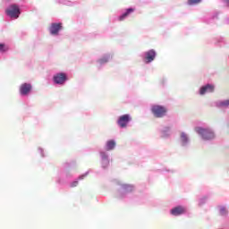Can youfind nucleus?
Instances as JSON below:
<instances>
[{
    "instance_id": "obj_18",
    "label": "nucleus",
    "mask_w": 229,
    "mask_h": 229,
    "mask_svg": "<svg viewBox=\"0 0 229 229\" xmlns=\"http://www.w3.org/2000/svg\"><path fill=\"white\" fill-rule=\"evenodd\" d=\"M181 140H182V143H187V141H188V136H187V134H185V132H182V134H181Z\"/></svg>"
},
{
    "instance_id": "obj_5",
    "label": "nucleus",
    "mask_w": 229,
    "mask_h": 229,
    "mask_svg": "<svg viewBox=\"0 0 229 229\" xmlns=\"http://www.w3.org/2000/svg\"><path fill=\"white\" fill-rule=\"evenodd\" d=\"M67 74L61 72L54 75V83L56 85H64L67 81Z\"/></svg>"
},
{
    "instance_id": "obj_20",
    "label": "nucleus",
    "mask_w": 229,
    "mask_h": 229,
    "mask_svg": "<svg viewBox=\"0 0 229 229\" xmlns=\"http://www.w3.org/2000/svg\"><path fill=\"white\" fill-rule=\"evenodd\" d=\"M222 106H229V100H224V102H222Z\"/></svg>"
},
{
    "instance_id": "obj_16",
    "label": "nucleus",
    "mask_w": 229,
    "mask_h": 229,
    "mask_svg": "<svg viewBox=\"0 0 229 229\" xmlns=\"http://www.w3.org/2000/svg\"><path fill=\"white\" fill-rule=\"evenodd\" d=\"M123 190L124 191H133V186H131L130 184H124L123 186Z\"/></svg>"
},
{
    "instance_id": "obj_21",
    "label": "nucleus",
    "mask_w": 229,
    "mask_h": 229,
    "mask_svg": "<svg viewBox=\"0 0 229 229\" xmlns=\"http://www.w3.org/2000/svg\"><path fill=\"white\" fill-rule=\"evenodd\" d=\"M77 186H78V181L72 182V187H77Z\"/></svg>"
},
{
    "instance_id": "obj_17",
    "label": "nucleus",
    "mask_w": 229,
    "mask_h": 229,
    "mask_svg": "<svg viewBox=\"0 0 229 229\" xmlns=\"http://www.w3.org/2000/svg\"><path fill=\"white\" fill-rule=\"evenodd\" d=\"M219 211H220V214L222 215V216H225V214H227V209H226V208H225V206H219Z\"/></svg>"
},
{
    "instance_id": "obj_19",
    "label": "nucleus",
    "mask_w": 229,
    "mask_h": 229,
    "mask_svg": "<svg viewBox=\"0 0 229 229\" xmlns=\"http://www.w3.org/2000/svg\"><path fill=\"white\" fill-rule=\"evenodd\" d=\"M203 0H188V4L193 5V4H199L201 3Z\"/></svg>"
},
{
    "instance_id": "obj_15",
    "label": "nucleus",
    "mask_w": 229,
    "mask_h": 229,
    "mask_svg": "<svg viewBox=\"0 0 229 229\" xmlns=\"http://www.w3.org/2000/svg\"><path fill=\"white\" fill-rule=\"evenodd\" d=\"M110 58H111L110 55H108L106 56H103V58H100L99 64H107V62H109Z\"/></svg>"
},
{
    "instance_id": "obj_12",
    "label": "nucleus",
    "mask_w": 229,
    "mask_h": 229,
    "mask_svg": "<svg viewBox=\"0 0 229 229\" xmlns=\"http://www.w3.org/2000/svg\"><path fill=\"white\" fill-rule=\"evenodd\" d=\"M132 12H134V8H128L124 13L120 15L119 21H124V19H126V17H128Z\"/></svg>"
},
{
    "instance_id": "obj_14",
    "label": "nucleus",
    "mask_w": 229,
    "mask_h": 229,
    "mask_svg": "<svg viewBox=\"0 0 229 229\" xmlns=\"http://www.w3.org/2000/svg\"><path fill=\"white\" fill-rule=\"evenodd\" d=\"M100 157H102L103 163H106V165H108L109 161H108L107 154H106V152H101Z\"/></svg>"
},
{
    "instance_id": "obj_3",
    "label": "nucleus",
    "mask_w": 229,
    "mask_h": 229,
    "mask_svg": "<svg viewBox=\"0 0 229 229\" xmlns=\"http://www.w3.org/2000/svg\"><path fill=\"white\" fill-rule=\"evenodd\" d=\"M197 132H199V134H200L204 140H212L215 138V134L210 129H203L202 127H198Z\"/></svg>"
},
{
    "instance_id": "obj_2",
    "label": "nucleus",
    "mask_w": 229,
    "mask_h": 229,
    "mask_svg": "<svg viewBox=\"0 0 229 229\" xmlns=\"http://www.w3.org/2000/svg\"><path fill=\"white\" fill-rule=\"evenodd\" d=\"M5 13L12 19H19V15H21V9L15 5H11L8 9H6Z\"/></svg>"
},
{
    "instance_id": "obj_7",
    "label": "nucleus",
    "mask_w": 229,
    "mask_h": 229,
    "mask_svg": "<svg viewBox=\"0 0 229 229\" xmlns=\"http://www.w3.org/2000/svg\"><path fill=\"white\" fill-rule=\"evenodd\" d=\"M157 56V53L154 49H150L149 51H147V53H145V61L147 64H150L151 62H153V60H155Z\"/></svg>"
},
{
    "instance_id": "obj_6",
    "label": "nucleus",
    "mask_w": 229,
    "mask_h": 229,
    "mask_svg": "<svg viewBox=\"0 0 229 229\" xmlns=\"http://www.w3.org/2000/svg\"><path fill=\"white\" fill-rule=\"evenodd\" d=\"M32 86L30 83H23L20 87V94L21 96H28L31 92Z\"/></svg>"
},
{
    "instance_id": "obj_1",
    "label": "nucleus",
    "mask_w": 229,
    "mask_h": 229,
    "mask_svg": "<svg viewBox=\"0 0 229 229\" xmlns=\"http://www.w3.org/2000/svg\"><path fill=\"white\" fill-rule=\"evenodd\" d=\"M167 111L168 109L165 106H160L158 104H156L151 107V112L156 118H163V116H165L167 114Z\"/></svg>"
},
{
    "instance_id": "obj_13",
    "label": "nucleus",
    "mask_w": 229,
    "mask_h": 229,
    "mask_svg": "<svg viewBox=\"0 0 229 229\" xmlns=\"http://www.w3.org/2000/svg\"><path fill=\"white\" fill-rule=\"evenodd\" d=\"M10 48L4 43H0V53H6Z\"/></svg>"
},
{
    "instance_id": "obj_11",
    "label": "nucleus",
    "mask_w": 229,
    "mask_h": 229,
    "mask_svg": "<svg viewBox=\"0 0 229 229\" xmlns=\"http://www.w3.org/2000/svg\"><path fill=\"white\" fill-rule=\"evenodd\" d=\"M115 140H109L108 141H106V150H113L114 148H115Z\"/></svg>"
},
{
    "instance_id": "obj_22",
    "label": "nucleus",
    "mask_w": 229,
    "mask_h": 229,
    "mask_svg": "<svg viewBox=\"0 0 229 229\" xmlns=\"http://www.w3.org/2000/svg\"><path fill=\"white\" fill-rule=\"evenodd\" d=\"M224 3L226 4V6H229V0H224Z\"/></svg>"
},
{
    "instance_id": "obj_9",
    "label": "nucleus",
    "mask_w": 229,
    "mask_h": 229,
    "mask_svg": "<svg viewBox=\"0 0 229 229\" xmlns=\"http://www.w3.org/2000/svg\"><path fill=\"white\" fill-rule=\"evenodd\" d=\"M62 30V23H52L49 31L51 35H58V32Z\"/></svg>"
},
{
    "instance_id": "obj_8",
    "label": "nucleus",
    "mask_w": 229,
    "mask_h": 229,
    "mask_svg": "<svg viewBox=\"0 0 229 229\" xmlns=\"http://www.w3.org/2000/svg\"><path fill=\"white\" fill-rule=\"evenodd\" d=\"M185 212H187V208H183V206H176V208H173L170 211L173 216H180L185 214Z\"/></svg>"
},
{
    "instance_id": "obj_4",
    "label": "nucleus",
    "mask_w": 229,
    "mask_h": 229,
    "mask_svg": "<svg viewBox=\"0 0 229 229\" xmlns=\"http://www.w3.org/2000/svg\"><path fill=\"white\" fill-rule=\"evenodd\" d=\"M132 120L131 114H122L117 120V123L120 127H127L129 122Z\"/></svg>"
},
{
    "instance_id": "obj_10",
    "label": "nucleus",
    "mask_w": 229,
    "mask_h": 229,
    "mask_svg": "<svg viewBox=\"0 0 229 229\" xmlns=\"http://www.w3.org/2000/svg\"><path fill=\"white\" fill-rule=\"evenodd\" d=\"M215 86L213 84H206V86H202L199 89L200 95H204L207 91H214Z\"/></svg>"
}]
</instances>
